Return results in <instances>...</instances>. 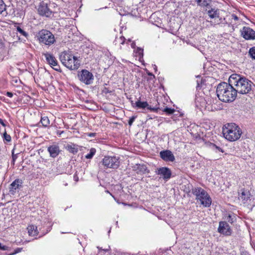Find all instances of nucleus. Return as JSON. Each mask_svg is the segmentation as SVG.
<instances>
[{
  "instance_id": "1",
  "label": "nucleus",
  "mask_w": 255,
  "mask_h": 255,
  "mask_svg": "<svg viewBox=\"0 0 255 255\" xmlns=\"http://www.w3.org/2000/svg\"><path fill=\"white\" fill-rule=\"evenodd\" d=\"M232 85L234 86L236 93L240 94H250L253 91L255 85L251 80L238 74H232L230 76Z\"/></svg>"
},
{
  "instance_id": "2",
  "label": "nucleus",
  "mask_w": 255,
  "mask_h": 255,
  "mask_svg": "<svg viewBox=\"0 0 255 255\" xmlns=\"http://www.w3.org/2000/svg\"><path fill=\"white\" fill-rule=\"evenodd\" d=\"M229 83L221 82L217 86L216 89L217 95L219 99L225 103L234 101L237 97V93L234 86L232 85L230 77Z\"/></svg>"
},
{
  "instance_id": "3",
  "label": "nucleus",
  "mask_w": 255,
  "mask_h": 255,
  "mask_svg": "<svg viewBox=\"0 0 255 255\" xmlns=\"http://www.w3.org/2000/svg\"><path fill=\"white\" fill-rule=\"evenodd\" d=\"M222 132L224 137L230 141L237 140L242 133L240 128L233 123L225 125L222 128Z\"/></svg>"
},
{
  "instance_id": "4",
  "label": "nucleus",
  "mask_w": 255,
  "mask_h": 255,
  "mask_svg": "<svg viewBox=\"0 0 255 255\" xmlns=\"http://www.w3.org/2000/svg\"><path fill=\"white\" fill-rule=\"evenodd\" d=\"M59 59L63 65L71 70L78 69L80 65L79 60L76 57L66 52L61 53Z\"/></svg>"
},
{
  "instance_id": "5",
  "label": "nucleus",
  "mask_w": 255,
  "mask_h": 255,
  "mask_svg": "<svg viewBox=\"0 0 255 255\" xmlns=\"http://www.w3.org/2000/svg\"><path fill=\"white\" fill-rule=\"evenodd\" d=\"M37 38L41 45L50 46L56 42L54 34L49 30L43 29L37 34Z\"/></svg>"
},
{
  "instance_id": "6",
  "label": "nucleus",
  "mask_w": 255,
  "mask_h": 255,
  "mask_svg": "<svg viewBox=\"0 0 255 255\" xmlns=\"http://www.w3.org/2000/svg\"><path fill=\"white\" fill-rule=\"evenodd\" d=\"M192 193L196 196V199L200 200L201 204L205 207H209L212 203V199L206 191L201 187L192 189Z\"/></svg>"
},
{
  "instance_id": "7",
  "label": "nucleus",
  "mask_w": 255,
  "mask_h": 255,
  "mask_svg": "<svg viewBox=\"0 0 255 255\" xmlns=\"http://www.w3.org/2000/svg\"><path fill=\"white\" fill-rule=\"evenodd\" d=\"M102 164L107 168L117 169L120 165V158L116 156H105Z\"/></svg>"
},
{
  "instance_id": "8",
  "label": "nucleus",
  "mask_w": 255,
  "mask_h": 255,
  "mask_svg": "<svg viewBox=\"0 0 255 255\" xmlns=\"http://www.w3.org/2000/svg\"><path fill=\"white\" fill-rule=\"evenodd\" d=\"M78 77L80 81L86 85H90L93 83L94 81L93 74L86 69L79 72Z\"/></svg>"
},
{
  "instance_id": "9",
  "label": "nucleus",
  "mask_w": 255,
  "mask_h": 255,
  "mask_svg": "<svg viewBox=\"0 0 255 255\" xmlns=\"http://www.w3.org/2000/svg\"><path fill=\"white\" fill-rule=\"evenodd\" d=\"M47 62L55 70L57 71H60V66L58 64V61L53 55L49 53L43 54Z\"/></svg>"
},
{
  "instance_id": "10",
  "label": "nucleus",
  "mask_w": 255,
  "mask_h": 255,
  "mask_svg": "<svg viewBox=\"0 0 255 255\" xmlns=\"http://www.w3.org/2000/svg\"><path fill=\"white\" fill-rule=\"evenodd\" d=\"M131 104L133 107L135 106L138 109H144L146 108L148 110L151 112H157L158 109H160L159 105H156L154 108H152L149 106L147 102H141L140 100H137L134 104L131 102Z\"/></svg>"
},
{
  "instance_id": "11",
  "label": "nucleus",
  "mask_w": 255,
  "mask_h": 255,
  "mask_svg": "<svg viewBox=\"0 0 255 255\" xmlns=\"http://www.w3.org/2000/svg\"><path fill=\"white\" fill-rule=\"evenodd\" d=\"M38 12L40 15L47 17H51L53 14L47 4L44 1L41 2L38 5Z\"/></svg>"
},
{
  "instance_id": "12",
  "label": "nucleus",
  "mask_w": 255,
  "mask_h": 255,
  "mask_svg": "<svg viewBox=\"0 0 255 255\" xmlns=\"http://www.w3.org/2000/svg\"><path fill=\"white\" fill-rule=\"evenodd\" d=\"M241 35L246 40L255 39V31L250 27L244 26L241 30Z\"/></svg>"
},
{
  "instance_id": "13",
  "label": "nucleus",
  "mask_w": 255,
  "mask_h": 255,
  "mask_svg": "<svg viewBox=\"0 0 255 255\" xmlns=\"http://www.w3.org/2000/svg\"><path fill=\"white\" fill-rule=\"evenodd\" d=\"M22 181L21 180L17 179L14 180L9 185V194L10 195H14L22 188Z\"/></svg>"
},
{
  "instance_id": "14",
  "label": "nucleus",
  "mask_w": 255,
  "mask_h": 255,
  "mask_svg": "<svg viewBox=\"0 0 255 255\" xmlns=\"http://www.w3.org/2000/svg\"><path fill=\"white\" fill-rule=\"evenodd\" d=\"M156 173L160 175L165 181L168 180L171 177L172 172L171 170L166 167H162L157 168Z\"/></svg>"
},
{
  "instance_id": "15",
  "label": "nucleus",
  "mask_w": 255,
  "mask_h": 255,
  "mask_svg": "<svg viewBox=\"0 0 255 255\" xmlns=\"http://www.w3.org/2000/svg\"><path fill=\"white\" fill-rule=\"evenodd\" d=\"M218 231L225 236H230L232 234V230L229 225L225 221H221L219 223Z\"/></svg>"
},
{
  "instance_id": "16",
  "label": "nucleus",
  "mask_w": 255,
  "mask_h": 255,
  "mask_svg": "<svg viewBox=\"0 0 255 255\" xmlns=\"http://www.w3.org/2000/svg\"><path fill=\"white\" fill-rule=\"evenodd\" d=\"M132 170L136 174L141 175L149 172L146 165L144 164H135L132 166Z\"/></svg>"
},
{
  "instance_id": "17",
  "label": "nucleus",
  "mask_w": 255,
  "mask_h": 255,
  "mask_svg": "<svg viewBox=\"0 0 255 255\" xmlns=\"http://www.w3.org/2000/svg\"><path fill=\"white\" fill-rule=\"evenodd\" d=\"M160 157L165 161L173 162L175 160V157L172 152L169 150H164L160 152Z\"/></svg>"
},
{
  "instance_id": "18",
  "label": "nucleus",
  "mask_w": 255,
  "mask_h": 255,
  "mask_svg": "<svg viewBox=\"0 0 255 255\" xmlns=\"http://www.w3.org/2000/svg\"><path fill=\"white\" fill-rule=\"evenodd\" d=\"M47 150L50 154V157L53 158L56 157L60 152L59 146L55 144L49 146L47 148Z\"/></svg>"
},
{
  "instance_id": "19",
  "label": "nucleus",
  "mask_w": 255,
  "mask_h": 255,
  "mask_svg": "<svg viewBox=\"0 0 255 255\" xmlns=\"http://www.w3.org/2000/svg\"><path fill=\"white\" fill-rule=\"evenodd\" d=\"M251 194L249 191L244 188L241 189L240 192H239V198L244 203H246L250 199Z\"/></svg>"
},
{
  "instance_id": "20",
  "label": "nucleus",
  "mask_w": 255,
  "mask_h": 255,
  "mask_svg": "<svg viewBox=\"0 0 255 255\" xmlns=\"http://www.w3.org/2000/svg\"><path fill=\"white\" fill-rule=\"evenodd\" d=\"M28 233L30 236L34 237L38 235L39 232L37 230V227L34 225H31L27 227Z\"/></svg>"
},
{
  "instance_id": "21",
  "label": "nucleus",
  "mask_w": 255,
  "mask_h": 255,
  "mask_svg": "<svg viewBox=\"0 0 255 255\" xmlns=\"http://www.w3.org/2000/svg\"><path fill=\"white\" fill-rule=\"evenodd\" d=\"M65 148L69 152L73 154H76L78 151V146L72 143L67 144Z\"/></svg>"
},
{
  "instance_id": "22",
  "label": "nucleus",
  "mask_w": 255,
  "mask_h": 255,
  "mask_svg": "<svg viewBox=\"0 0 255 255\" xmlns=\"http://www.w3.org/2000/svg\"><path fill=\"white\" fill-rule=\"evenodd\" d=\"M207 13L211 18H214L219 17V11L218 9L211 8V9L208 11Z\"/></svg>"
},
{
  "instance_id": "23",
  "label": "nucleus",
  "mask_w": 255,
  "mask_h": 255,
  "mask_svg": "<svg viewBox=\"0 0 255 255\" xmlns=\"http://www.w3.org/2000/svg\"><path fill=\"white\" fill-rule=\"evenodd\" d=\"M198 5L202 7H207L211 2V0H195Z\"/></svg>"
},
{
  "instance_id": "24",
  "label": "nucleus",
  "mask_w": 255,
  "mask_h": 255,
  "mask_svg": "<svg viewBox=\"0 0 255 255\" xmlns=\"http://www.w3.org/2000/svg\"><path fill=\"white\" fill-rule=\"evenodd\" d=\"M6 6L3 0H0V14L6 15L7 12L6 11Z\"/></svg>"
},
{
  "instance_id": "25",
  "label": "nucleus",
  "mask_w": 255,
  "mask_h": 255,
  "mask_svg": "<svg viewBox=\"0 0 255 255\" xmlns=\"http://www.w3.org/2000/svg\"><path fill=\"white\" fill-rule=\"evenodd\" d=\"M40 123L44 127H47L50 124V121L47 117L43 116L41 117Z\"/></svg>"
},
{
  "instance_id": "26",
  "label": "nucleus",
  "mask_w": 255,
  "mask_h": 255,
  "mask_svg": "<svg viewBox=\"0 0 255 255\" xmlns=\"http://www.w3.org/2000/svg\"><path fill=\"white\" fill-rule=\"evenodd\" d=\"M126 40V38L124 36H121L120 37H116L114 43L115 45H123Z\"/></svg>"
},
{
  "instance_id": "27",
  "label": "nucleus",
  "mask_w": 255,
  "mask_h": 255,
  "mask_svg": "<svg viewBox=\"0 0 255 255\" xmlns=\"http://www.w3.org/2000/svg\"><path fill=\"white\" fill-rule=\"evenodd\" d=\"M224 20H225V19H222V18L220 17V16H219L217 18H214V21H210V22L211 25L215 26L217 24H219L222 23L223 21Z\"/></svg>"
},
{
  "instance_id": "28",
  "label": "nucleus",
  "mask_w": 255,
  "mask_h": 255,
  "mask_svg": "<svg viewBox=\"0 0 255 255\" xmlns=\"http://www.w3.org/2000/svg\"><path fill=\"white\" fill-rule=\"evenodd\" d=\"M15 28L16 29V31L18 32L20 35H23L26 38H27L28 36V34L26 31H25L23 29H22L18 25H15Z\"/></svg>"
},
{
  "instance_id": "29",
  "label": "nucleus",
  "mask_w": 255,
  "mask_h": 255,
  "mask_svg": "<svg viewBox=\"0 0 255 255\" xmlns=\"http://www.w3.org/2000/svg\"><path fill=\"white\" fill-rule=\"evenodd\" d=\"M96 149L94 148H92L90 149V152L85 155V158L87 159H91L95 154Z\"/></svg>"
},
{
  "instance_id": "30",
  "label": "nucleus",
  "mask_w": 255,
  "mask_h": 255,
  "mask_svg": "<svg viewBox=\"0 0 255 255\" xmlns=\"http://www.w3.org/2000/svg\"><path fill=\"white\" fill-rule=\"evenodd\" d=\"M163 112H165L167 115H171L173 114L175 110L174 109L171 108L166 107L163 110Z\"/></svg>"
},
{
  "instance_id": "31",
  "label": "nucleus",
  "mask_w": 255,
  "mask_h": 255,
  "mask_svg": "<svg viewBox=\"0 0 255 255\" xmlns=\"http://www.w3.org/2000/svg\"><path fill=\"white\" fill-rule=\"evenodd\" d=\"M249 53L251 57L253 59H255V46L250 48Z\"/></svg>"
},
{
  "instance_id": "32",
  "label": "nucleus",
  "mask_w": 255,
  "mask_h": 255,
  "mask_svg": "<svg viewBox=\"0 0 255 255\" xmlns=\"http://www.w3.org/2000/svg\"><path fill=\"white\" fill-rule=\"evenodd\" d=\"M3 138L4 140H5L7 142H9L11 141L10 136L9 134H7L6 131H5V132L3 134Z\"/></svg>"
},
{
  "instance_id": "33",
  "label": "nucleus",
  "mask_w": 255,
  "mask_h": 255,
  "mask_svg": "<svg viewBox=\"0 0 255 255\" xmlns=\"http://www.w3.org/2000/svg\"><path fill=\"white\" fill-rule=\"evenodd\" d=\"M233 218L232 217V215H231L230 214H228L227 215V216H226V220L227 221L230 223H233L234 222V220H233Z\"/></svg>"
},
{
  "instance_id": "34",
  "label": "nucleus",
  "mask_w": 255,
  "mask_h": 255,
  "mask_svg": "<svg viewBox=\"0 0 255 255\" xmlns=\"http://www.w3.org/2000/svg\"><path fill=\"white\" fill-rule=\"evenodd\" d=\"M211 146H212V148H215V149H217L219 151H220L222 153H223L224 152V151L223 150V149L222 148H221V147H220L219 146L216 145V144H215L214 143H212Z\"/></svg>"
},
{
  "instance_id": "35",
  "label": "nucleus",
  "mask_w": 255,
  "mask_h": 255,
  "mask_svg": "<svg viewBox=\"0 0 255 255\" xmlns=\"http://www.w3.org/2000/svg\"><path fill=\"white\" fill-rule=\"evenodd\" d=\"M136 118V116H132L130 118L128 122V124L129 126H131L132 125Z\"/></svg>"
},
{
  "instance_id": "36",
  "label": "nucleus",
  "mask_w": 255,
  "mask_h": 255,
  "mask_svg": "<svg viewBox=\"0 0 255 255\" xmlns=\"http://www.w3.org/2000/svg\"><path fill=\"white\" fill-rule=\"evenodd\" d=\"M147 80L148 81H149L150 83H151V84H153V83L154 82V80H155V76H150V77H148L147 78H146Z\"/></svg>"
},
{
  "instance_id": "37",
  "label": "nucleus",
  "mask_w": 255,
  "mask_h": 255,
  "mask_svg": "<svg viewBox=\"0 0 255 255\" xmlns=\"http://www.w3.org/2000/svg\"><path fill=\"white\" fill-rule=\"evenodd\" d=\"M112 92L108 88L104 87L102 90V93L105 94H107L108 93H111Z\"/></svg>"
},
{
  "instance_id": "38",
  "label": "nucleus",
  "mask_w": 255,
  "mask_h": 255,
  "mask_svg": "<svg viewBox=\"0 0 255 255\" xmlns=\"http://www.w3.org/2000/svg\"><path fill=\"white\" fill-rule=\"evenodd\" d=\"M240 255H250V254L248 252L244 249H243L241 251Z\"/></svg>"
},
{
  "instance_id": "39",
  "label": "nucleus",
  "mask_w": 255,
  "mask_h": 255,
  "mask_svg": "<svg viewBox=\"0 0 255 255\" xmlns=\"http://www.w3.org/2000/svg\"><path fill=\"white\" fill-rule=\"evenodd\" d=\"M21 250H22V248H18L15 250L14 253L10 254L9 255H13L14 254L18 253L20 252L21 251Z\"/></svg>"
},
{
  "instance_id": "40",
  "label": "nucleus",
  "mask_w": 255,
  "mask_h": 255,
  "mask_svg": "<svg viewBox=\"0 0 255 255\" xmlns=\"http://www.w3.org/2000/svg\"><path fill=\"white\" fill-rule=\"evenodd\" d=\"M8 247L6 246H2V245H1L0 250H1L2 251H7L8 250Z\"/></svg>"
},
{
  "instance_id": "41",
  "label": "nucleus",
  "mask_w": 255,
  "mask_h": 255,
  "mask_svg": "<svg viewBox=\"0 0 255 255\" xmlns=\"http://www.w3.org/2000/svg\"><path fill=\"white\" fill-rule=\"evenodd\" d=\"M6 95L10 98H11L13 96V93L10 92H7L6 93Z\"/></svg>"
},
{
  "instance_id": "42",
  "label": "nucleus",
  "mask_w": 255,
  "mask_h": 255,
  "mask_svg": "<svg viewBox=\"0 0 255 255\" xmlns=\"http://www.w3.org/2000/svg\"><path fill=\"white\" fill-rule=\"evenodd\" d=\"M88 135L90 137H95L96 135V133L90 132L88 133Z\"/></svg>"
},
{
  "instance_id": "43",
  "label": "nucleus",
  "mask_w": 255,
  "mask_h": 255,
  "mask_svg": "<svg viewBox=\"0 0 255 255\" xmlns=\"http://www.w3.org/2000/svg\"><path fill=\"white\" fill-rule=\"evenodd\" d=\"M233 19L235 20H238L239 19L238 17L235 14H232V15Z\"/></svg>"
},
{
  "instance_id": "44",
  "label": "nucleus",
  "mask_w": 255,
  "mask_h": 255,
  "mask_svg": "<svg viewBox=\"0 0 255 255\" xmlns=\"http://www.w3.org/2000/svg\"><path fill=\"white\" fill-rule=\"evenodd\" d=\"M0 124L3 126V127H5L6 126V125L4 124L3 121L0 118Z\"/></svg>"
},
{
  "instance_id": "45",
  "label": "nucleus",
  "mask_w": 255,
  "mask_h": 255,
  "mask_svg": "<svg viewBox=\"0 0 255 255\" xmlns=\"http://www.w3.org/2000/svg\"><path fill=\"white\" fill-rule=\"evenodd\" d=\"M147 74L148 76V77H150V76H154V75L152 73H150L149 72H147Z\"/></svg>"
},
{
  "instance_id": "46",
  "label": "nucleus",
  "mask_w": 255,
  "mask_h": 255,
  "mask_svg": "<svg viewBox=\"0 0 255 255\" xmlns=\"http://www.w3.org/2000/svg\"><path fill=\"white\" fill-rule=\"evenodd\" d=\"M74 180H75L76 182H77V181H78V177H77V175H74Z\"/></svg>"
},
{
  "instance_id": "47",
  "label": "nucleus",
  "mask_w": 255,
  "mask_h": 255,
  "mask_svg": "<svg viewBox=\"0 0 255 255\" xmlns=\"http://www.w3.org/2000/svg\"><path fill=\"white\" fill-rule=\"evenodd\" d=\"M63 132H64V131H58L57 134H59V135H60Z\"/></svg>"
},
{
  "instance_id": "48",
  "label": "nucleus",
  "mask_w": 255,
  "mask_h": 255,
  "mask_svg": "<svg viewBox=\"0 0 255 255\" xmlns=\"http://www.w3.org/2000/svg\"><path fill=\"white\" fill-rule=\"evenodd\" d=\"M3 44L2 42L0 43V48H3Z\"/></svg>"
},
{
  "instance_id": "49",
  "label": "nucleus",
  "mask_w": 255,
  "mask_h": 255,
  "mask_svg": "<svg viewBox=\"0 0 255 255\" xmlns=\"http://www.w3.org/2000/svg\"><path fill=\"white\" fill-rule=\"evenodd\" d=\"M131 46L132 48H134L135 46V43L134 42H132L131 44Z\"/></svg>"
},
{
  "instance_id": "50",
  "label": "nucleus",
  "mask_w": 255,
  "mask_h": 255,
  "mask_svg": "<svg viewBox=\"0 0 255 255\" xmlns=\"http://www.w3.org/2000/svg\"><path fill=\"white\" fill-rule=\"evenodd\" d=\"M154 66V69L156 71L157 70V66L155 65H153Z\"/></svg>"
},
{
  "instance_id": "51",
  "label": "nucleus",
  "mask_w": 255,
  "mask_h": 255,
  "mask_svg": "<svg viewBox=\"0 0 255 255\" xmlns=\"http://www.w3.org/2000/svg\"><path fill=\"white\" fill-rule=\"evenodd\" d=\"M25 97H26V98H27V99H31V98H30L29 96H28V95H26V96H25Z\"/></svg>"
},
{
  "instance_id": "52",
  "label": "nucleus",
  "mask_w": 255,
  "mask_h": 255,
  "mask_svg": "<svg viewBox=\"0 0 255 255\" xmlns=\"http://www.w3.org/2000/svg\"><path fill=\"white\" fill-rule=\"evenodd\" d=\"M15 158H16V157H15V156L13 155H12V159H13V160H15Z\"/></svg>"
},
{
  "instance_id": "53",
  "label": "nucleus",
  "mask_w": 255,
  "mask_h": 255,
  "mask_svg": "<svg viewBox=\"0 0 255 255\" xmlns=\"http://www.w3.org/2000/svg\"><path fill=\"white\" fill-rule=\"evenodd\" d=\"M129 42H130V39H128V40L127 43L128 44Z\"/></svg>"
},
{
  "instance_id": "54",
  "label": "nucleus",
  "mask_w": 255,
  "mask_h": 255,
  "mask_svg": "<svg viewBox=\"0 0 255 255\" xmlns=\"http://www.w3.org/2000/svg\"><path fill=\"white\" fill-rule=\"evenodd\" d=\"M64 185H65V186H67V185H68L67 183H65L64 184Z\"/></svg>"
},
{
  "instance_id": "55",
  "label": "nucleus",
  "mask_w": 255,
  "mask_h": 255,
  "mask_svg": "<svg viewBox=\"0 0 255 255\" xmlns=\"http://www.w3.org/2000/svg\"><path fill=\"white\" fill-rule=\"evenodd\" d=\"M110 232H111V230H110L109 231V233H110Z\"/></svg>"
}]
</instances>
